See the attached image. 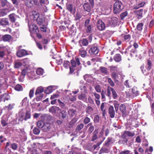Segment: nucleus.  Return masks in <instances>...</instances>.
I'll list each match as a JSON object with an SVG mask.
<instances>
[{"instance_id": "1", "label": "nucleus", "mask_w": 154, "mask_h": 154, "mask_svg": "<svg viewBox=\"0 0 154 154\" xmlns=\"http://www.w3.org/2000/svg\"><path fill=\"white\" fill-rule=\"evenodd\" d=\"M32 16L34 20L36 21L38 24L40 25L42 24L44 22V19L42 17L40 16L39 14L36 11L32 12Z\"/></svg>"}, {"instance_id": "2", "label": "nucleus", "mask_w": 154, "mask_h": 154, "mask_svg": "<svg viewBox=\"0 0 154 154\" xmlns=\"http://www.w3.org/2000/svg\"><path fill=\"white\" fill-rule=\"evenodd\" d=\"M88 49L89 50L88 53L91 55L97 54L99 51L96 44L88 46L87 48V49Z\"/></svg>"}, {"instance_id": "3", "label": "nucleus", "mask_w": 154, "mask_h": 154, "mask_svg": "<svg viewBox=\"0 0 154 154\" xmlns=\"http://www.w3.org/2000/svg\"><path fill=\"white\" fill-rule=\"evenodd\" d=\"M122 3L118 1H116L114 5V12L115 14L119 13L123 9L122 7Z\"/></svg>"}, {"instance_id": "4", "label": "nucleus", "mask_w": 154, "mask_h": 154, "mask_svg": "<svg viewBox=\"0 0 154 154\" xmlns=\"http://www.w3.org/2000/svg\"><path fill=\"white\" fill-rule=\"evenodd\" d=\"M29 31L31 33H37L38 32L39 30L37 26L34 24H29Z\"/></svg>"}, {"instance_id": "5", "label": "nucleus", "mask_w": 154, "mask_h": 154, "mask_svg": "<svg viewBox=\"0 0 154 154\" xmlns=\"http://www.w3.org/2000/svg\"><path fill=\"white\" fill-rule=\"evenodd\" d=\"M25 3L28 7H32L34 4L37 5L38 2L37 0H26Z\"/></svg>"}, {"instance_id": "6", "label": "nucleus", "mask_w": 154, "mask_h": 154, "mask_svg": "<svg viewBox=\"0 0 154 154\" xmlns=\"http://www.w3.org/2000/svg\"><path fill=\"white\" fill-rule=\"evenodd\" d=\"M97 27L98 29L100 30H104L105 26L104 23L101 20H99L97 22Z\"/></svg>"}, {"instance_id": "7", "label": "nucleus", "mask_w": 154, "mask_h": 154, "mask_svg": "<svg viewBox=\"0 0 154 154\" xmlns=\"http://www.w3.org/2000/svg\"><path fill=\"white\" fill-rule=\"evenodd\" d=\"M118 22V19L116 17H113L111 18L109 20V23L112 26H115L117 25Z\"/></svg>"}, {"instance_id": "8", "label": "nucleus", "mask_w": 154, "mask_h": 154, "mask_svg": "<svg viewBox=\"0 0 154 154\" xmlns=\"http://www.w3.org/2000/svg\"><path fill=\"white\" fill-rule=\"evenodd\" d=\"M51 128V124L48 122H45L42 130L44 132L49 131Z\"/></svg>"}, {"instance_id": "9", "label": "nucleus", "mask_w": 154, "mask_h": 154, "mask_svg": "<svg viewBox=\"0 0 154 154\" xmlns=\"http://www.w3.org/2000/svg\"><path fill=\"white\" fill-rule=\"evenodd\" d=\"M109 114L110 117L113 118L114 117L115 115V111L113 106H110L108 109Z\"/></svg>"}, {"instance_id": "10", "label": "nucleus", "mask_w": 154, "mask_h": 154, "mask_svg": "<svg viewBox=\"0 0 154 154\" xmlns=\"http://www.w3.org/2000/svg\"><path fill=\"white\" fill-rule=\"evenodd\" d=\"M27 54L26 51L23 49L19 50L17 53V56L19 57H21Z\"/></svg>"}, {"instance_id": "11", "label": "nucleus", "mask_w": 154, "mask_h": 154, "mask_svg": "<svg viewBox=\"0 0 154 154\" xmlns=\"http://www.w3.org/2000/svg\"><path fill=\"white\" fill-rule=\"evenodd\" d=\"M92 6L88 2L85 3L83 4V8L84 10L88 12L91 11Z\"/></svg>"}, {"instance_id": "12", "label": "nucleus", "mask_w": 154, "mask_h": 154, "mask_svg": "<svg viewBox=\"0 0 154 154\" xmlns=\"http://www.w3.org/2000/svg\"><path fill=\"white\" fill-rule=\"evenodd\" d=\"M68 114L66 111L62 110L60 111L59 114V117L60 119H63L68 118Z\"/></svg>"}, {"instance_id": "13", "label": "nucleus", "mask_w": 154, "mask_h": 154, "mask_svg": "<svg viewBox=\"0 0 154 154\" xmlns=\"http://www.w3.org/2000/svg\"><path fill=\"white\" fill-rule=\"evenodd\" d=\"M0 4L3 7H8L9 6V3L7 0H0Z\"/></svg>"}, {"instance_id": "14", "label": "nucleus", "mask_w": 154, "mask_h": 154, "mask_svg": "<svg viewBox=\"0 0 154 154\" xmlns=\"http://www.w3.org/2000/svg\"><path fill=\"white\" fill-rule=\"evenodd\" d=\"M9 21L7 18H3L0 21V24L2 26H5L9 24Z\"/></svg>"}, {"instance_id": "15", "label": "nucleus", "mask_w": 154, "mask_h": 154, "mask_svg": "<svg viewBox=\"0 0 154 154\" xmlns=\"http://www.w3.org/2000/svg\"><path fill=\"white\" fill-rule=\"evenodd\" d=\"M2 38L4 41L8 42L10 41L11 39V36L10 35L6 34L3 35Z\"/></svg>"}, {"instance_id": "16", "label": "nucleus", "mask_w": 154, "mask_h": 154, "mask_svg": "<svg viewBox=\"0 0 154 154\" xmlns=\"http://www.w3.org/2000/svg\"><path fill=\"white\" fill-rule=\"evenodd\" d=\"M152 66V63L151 60H148L146 64V65L145 67L148 71H149L151 69Z\"/></svg>"}, {"instance_id": "17", "label": "nucleus", "mask_w": 154, "mask_h": 154, "mask_svg": "<svg viewBox=\"0 0 154 154\" xmlns=\"http://www.w3.org/2000/svg\"><path fill=\"white\" fill-rule=\"evenodd\" d=\"M78 99L82 100L85 102H87V98L85 95L84 94H81L78 96Z\"/></svg>"}, {"instance_id": "18", "label": "nucleus", "mask_w": 154, "mask_h": 154, "mask_svg": "<svg viewBox=\"0 0 154 154\" xmlns=\"http://www.w3.org/2000/svg\"><path fill=\"white\" fill-rule=\"evenodd\" d=\"M60 110L59 107L56 106H52L49 109V111L52 113H55L57 111Z\"/></svg>"}, {"instance_id": "19", "label": "nucleus", "mask_w": 154, "mask_h": 154, "mask_svg": "<svg viewBox=\"0 0 154 154\" xmlns=\"http://www.w3.org/2000/svg\"><path fill=\"white\" fill-rule=\"evenodd\" d=\"M78 119L75 117L73 118L71 121L69 123V127L70 128H72L73 125L76 122L78 121Z\"/></svg>"}, {"instance_id": "20", "label": "nucleus", "mask_w": 154, "mask_h": 154, "mask_svg": "<svg viewBox=\"0 0 154 154\" xmlns=\"http://www.w3.org/2000/svg\"><path fill=\"white\" fill-rule=\"evenodd\" d=\"M113 143V141L112 140V138L111 137H108L105 142V145L108 147Z\"/></svg>"}, {"instance_id": "21", "label": "nucleus", "mask_w": 154, "mask_h": 154, "mask_svg": "<svg viewBox=\"0 0 154 154\" xmlns=\"http://www.w3.org/2000/svg\"><path fill=\"white\" fill-rule=\"evenodd\" d=\"M66 8L71 13H72L75 12L73 8L72 5L70 4H67L66 6Z\"/></svg>"}, {"instance_id": "22", "label": "nucleus", "mask_w": 154, "mask_h": 154, "mask_svg": "<svg viewBox=\"0 0 154 154\" xmlns=\"http://www.w3.org/2000/svg\"><path fill=\"white\" fill-rule=\"evenodd\" d=\"M79 43L81 44V46L82 45H81V44H82L83 45L86 46L88 45V40L85 38H83L82 40L79 41Z\"/></svg>"}, {"instance_id": "23", "label": "nucleus", "mask_w": 154, "mask_h": 154, "mask_svg": "<svg viewBox=\"0 0 154 154\" xmlns=\"http://www.w3.org/2000/svg\"><path fill=\"white\" fill-rule=\"evenodd\" d=\"M109 152V150L108 148L103 147L100 149L99 154H101L104 153H108Z\"/></svg>"}, {"instance_id": "24", "label": "nucleus", "mask_w": 154, "mask_h": 154, "mask_svg": "<svg viewBox=\"0 0 154 154\" xmlns=\"http://www.w3.org/2000/svg\"><path fill=\"white\" fill-rule=\"evenodd\" d=\"M68 112L69 115L72 117L76 115V111L73 109H70Z\"/></svg>"}, {"instance_id": "25", "label": "nucleus", "mask_w": 154, "mask_h": 154, "mask_svg": "<svg viewBox=\"0 0 154 154\" xmlns=\"http://www.w3.org/2000/svg\"><path fill=\"white\" fill-rule=\"evenodd\" d=\"M79 53L81 57H84L87 54V52L83 48H82L79 50Z\"/></svg>"}, {"instance_id": "26", "label": "nucleus", "mask_w": 154, "mask_h": 154, "mask_svg": "<svg viewBox=\"0 0 154 154\" xmlns=\"http://www.w3.org/2000/svg\"><path fill=\"white\" fill-rule=\"evenodd\" d=\"M124 135L125 136L133 137L135 135L134 133V132L129 131H125L124 132Z\"/></svg>"}, {"instance_id": "27", "label": "nucleus", "mask_w": 154, "mask_h": 154, "mask_svg": "<svg viewBox=\"0 0 154 154\" xmlns=\"http://www.w3.org/2000/svg\"><path fill=\"white\" fill-rule=\"evenodd\" d=\"M114 59L116 62H119L122 60L121 56L119 54H116L115 55Z\"/></svg>"}, {"instance_id": "28", "label": "nucleus", "mask_w": 154, "mask_h": 154, "mask_svg": "<svg viewBox=\"0 0 154 154\" xmlns=\"http://www.w3.org/2000/svg\"><path fill=\"white\" fill-rule=\"evenodd\" d=\"M44 89L43 88L42 86L38 88L35 91V94L37 95L39 94H42L41 93L44 91Z\"/></svg>"}, {"instance_id": "29", "label": "nucleus", "mask_w": 154, "mask_h": 154, "mask_svg": "<svg viewBox=\"0 0 154 154\" xmlns=\"http://www.w3.org/2000/svg\"><path fill=\"white\" fill-rule=\"evenodd\" d=\"M143 12V10L142 9H140L137 10L136 11V14L138 16V19H140L142 17V14Z\"/></svg>"}, {"instance_id": "30", "label": "nucleus", "mask_w": 154, "mask_h": 154, "mask_svg": "<svg viewBox=\"0 0 154 154\" xmlns=\"http://www.w3.org/2000/svg\"><path fill=\"white\" fill-rule=\"evenodd\" d=\"M15 14H10L9 15V17L11 22L14 23L15 22Z\"/></svg>"}, {"instance_id": "31", "label": "nucleus", "mask_w": 154, "mask_h": 154, "mask_svg": "<svg viewBox=\"0 0 154 154\" xmlns=\"http://www.w3.org/2000/svg\"><path fill=\"white\" fill-rule=\"evenodd\" d=\"M100 70L105 75H107L108 71L106 68L103 66H101L100 67Z\"/></svg>"}, {"instance_id": "32", "label": "nucleus", "mask_w": 154, "mask_h": 154, "mask_svg": "<svg viewBox=\"0 0 154 154\" xmlns=\"http://www.w3.org/2000/svg\"><path fill=\"white\" fill-rule=\"evenodd\" d=\"M84 125L83 123H81L78 125L76 127L75 131L78 132L81 130L84 127Z\"/></svg>"}, {"instance_id": "33", "label": "nucleus", "mask_w": 154, "mask_h": 154, "mask_svg": "<svg viewBox=\"0 0 154 154\" xmlns=\"http://www.w3.org/2000/svg\"><path fill=\"white\" fill-rule=\"evenodd\" d=\"M140 68L143 74L145 75H148L149 73L148 72V71L146 70L145 69H144V65L143 64L140 67Z\"/></svg>"}, {"instance_id": "34", "label": "nucleus", "mask_w": 154, "mask_h": 154, "mask_svg": "<svg viewBox=\"0 0 154 154\" xmlns=\"http://www.w3.org/2000/svg\"><path fill=\"white\" fill-rule=\"evenodd\" d=\"M112 88H113L111 87H108L106 91V95L109 97H111V91L112 92V89H111Z\"/></svg>"}, {"instance_id": "35", "label": "nucleus", "mask_w": 154, "mask_h": 154, "mask_svg": "<svg viewBox=\"0 0 154 154\" xmlns=\"http://www.w3.org/2000/svg\"><path fill=\"white\" fill-rule=\"evenodd\" d=\"M22 63L20 62L17 61L15 62L14 67L15 68H19L22 65Z\"/></svg>"}, {"instance_id": "36", "label": "nucleus", "mask_w": 154, "mask_h": 154, "mask_svg": "<svg viewBox=\"0 0 154 154\" xmlns=\"http://www.w3.org/2000/svg\"><path fill=\"white\" fill-rule=\"evenodd\" d=\"M45 123V122H43L42 121H39L37 122V125L39 128H42Z\"/></svg>"}, {"instance_id": "37", "label": "nucleus", "mask_w": 154, "mask_h": 154, "mask_svg": "<svg viewBox=\"0 0 154 154\" xmlns=\"http://www.w3.org/2000/svg\"><path fill=\"white\" fill-rule=\"evenodd\" d=\"M119 109L122 113H125L126 112L125 106L124 104H121L119 106Z\"/></svg>"}, {"instance_id": "38", "label": "nucleus", "mask_w": 154, "mask_h": 154, "mask_svg": "<svg viewBox=\"0 0 154 154\" xmlns=\"http://www.w3.org/2000/svg\"><path fill=\"white\" fill-rule=\"evenodd\" d=\"M93 108L90 106L87 107L86 109V112L89 114H90L93 112Z\"/></svg>"}, {"instance_id": "39", "label": "nucleus", "mask_w": 154, "mask_h": 154, "mask_svg": "<svg viewBox=\"0 0 154 154\" xmlns=\"http://www.w3.org/2000/svg\"><path fill=\"white\" fill-rule=\"evenodd\" d=\"M132 93L136 96H137L139 94L137 90V88L134 87L132 89Z\"/></svg>"}, {"instance_id": "40", "label": "nucleus", "mask_w": 154, "mask_h": 154, "mask_svg": "<svg viewBox=\"0 0 154 154\" xmlns=\"http://www.w3.org/2000/svg\"><path fill=\"white\" fill-rule=\"evenodd\" d=\"M113 104L114 105L115 109L116 112L119 109V103L116 100H114L113 102Z\"/></svg>"}, {"instance_id": "41", "label": "nucleus", "mask_w": 154, "mask_h": 154, "mask_svg": "<svg viewBox=\"0 0 154 154\" xmlns=\"http://www.w3.org/2000/svg\"><path fill=\"white\" fill-rule=\"evenodd\" d=\"M143 24L142 23H138L137 26V30L138 31H141L143 29Z\"/></svg>"}, {"instance_id": "42", "label": "nucleus", "mask_w": 154, "mask_h": 154, "mask_svg": "<svg viewBox=\"0 0 154 154\" xmlns=\"http://www.w3.org/2000/svg\"><path fill=\"white\" fill-rule=\"evenodd\" d=\"M40 2L42 6L44 5L45 7V5L48 3V0H40Z\"/></svg>"}, {"instance_id": "43", "label": "nucleus", "mask_w": 154, "mask_h": 154, "mask_svg": "<svg viewBox=\"0 0 154 154\" xmlns=\"http://www.w3.org/2000/svg\"><path fill=\"white\" fill-rule=\"evenodd\" d=\"M94 88L97 91L98 93H100L101 92V88L100 86L99 85H97L94 86Z\"/></svg>"}, {"instance_id": "44", "label": "nucleus", "mask_w": 154, "mask_h": 154, "mask_svg": "<svg viewBox=\"0 0 154 154\" xmlns=\"http://www.w3.org/2000/svg\"><path fill=\"white\" fill-rule=\"evenodd\" d=\"M128 14L127 11H125L121 14L120 15V18L121 20H123L125 17H126Z\"/></svg>"}, {"instance_id": "45", "label": "nucleus", "mask_w": 154, "mask_h": 154, "mask_svg": "<svg viewBox=\"0 0 154 154\" xmlns=\"http://www.w3.org/2000/svg\"><path fill=\"white\" fill-rule=\"evenodd\" d=\"M14 89L15 90L18 91H22L23 89L22 87L20 85H17Z\"/></svg>"}, {"instance_id": "46", "label": "nucleus", "mask_w": 154, "mask_h": 154, "mask_svg": "<svg viewBox=\"0 0 154 154\" xmlns=\"http://www.w3.org/2000/svg\"><path fill=\"white\" fill-rule=\"evenodd\" d=\"M25 120L26 121L27 119H30L31 115L29 112L27 111L25 115Z\"/></svg>"}, {"instance_id": "47", "label": "nucleus", "mask_w": 154, "mask_h": 154, "mask_svg": "<svg viewBox=\"0 0 154 154\" xmlns=\"http://www.w3.org/2000/svg\"><path fill=\"white\" fill-rule=\"evenodd\" d=\"M111 89H112V97L114 99H116L118 96L117 93L113 88H112Z\"/></svg>"}, {"instance_id": "48", "label": "nucleus", "mask_w": 154, "mask_h": 154, "mask_svg": "<svg viewBox=\"0 0 154 154\" xmlns=\"http://www.w3.org/2000/svg\"><path fill=\"white\" fill-rule=\"evenodd\" d=\"M43 72V69L41 68L38 69L36 70V73L39 75H42Z\"/></svg>"}, {"instance_id": "49", "label": "nucleus", "mask_w": 154, "mask_h": 154, "mask_svg": "<svg viewBox=\"0 0 154 154\" xmlns=\"http://www.w3.org/2000/svg\"><path fill=\"white\" fill-rule=\"evenodd\" d=\"M25 115L24 114H20L19 115L18 120L21 122H22L23 120H25Z\"/></svg>"}, {"instance_id": "50", "label": "nucleus", "mask_w": 154, "mask_h": 154, "mask_svg": "<svg viewBox=\"0 0 154 154\" xmlns=\"http://www.w3.org/2000/svg\"><path fill=\"white\" fill-rule=\"evenodd\" d=\"M124 38L126 42H128L130 40L131 38V36L129 34L125 35L124 36Z\"/></svg>"}, {"instance_id": "51", "label": "nucleus", "mask_w": 154, "mask_h": 154, "mask_svg": "<svg viewBox=\"0 0 154 154\" xmlns=\"http://www.w3.org/2000/svg\"><path fill=\"white\" fill-rule=\"evenodd\" d=\"M91 119L88 117H86L84 119L83 122L85 124H88L90 122Z\"/></svg>"}, {"instance_id": "52", "label": "nucleus", "mask_w": 154, "mask_h": 154, "mask_svg": "<svg viewBox=\"0 0 154 154\" xmlns=\"http://www.w3.org/2000/svg\"><path fill=\"white\" fill-rule=\"evenodd\" d=\"M40 131V129L37 128H35L33 129V132L34 134L36 135L39 134Z\"/></svg>"}, {"instance_id": "53", "label": "nucleus", "mask_w": 154, "mask_h": 154, "mask_svg": "<svg viewBox=\"0 0 154 154\" xmlns=\"http://www.w3.org/2000/svg\"><path fill=\"white\" fill-rule=\"evenodd\" d=\"M70 62L68 61H65L63 63V66L66 68H68L69 66Z\"/></svg>"}, {"instance_id": "54", "label": "nucleus", "mask_w": 154, "mask_h": 154, "mask_svg": "<svg viewBox=\"0 0 154 154\" xmlns=\"http://www.w3.org/2000/svg\"><path fill=\"white\" fill-rule=\"evenodd\" d=\"M89 103L91 104H94V101L92 98L90 96H89L88 98V102L87 103Z\"/></svg>"}, {"instance_id": "55", "label": "nucleus", "mask_w": 154, "mask_h": 154, "mask_svg": "<svg viewBox=\"0 0 154 154\" xmlns=\"http://www.w3.org/2000/svg\"><path fill=\"white\" fill-rule=\"evenodd\" d=\"M93 94L95 97V100L100 99V94L97 93L96 92H94L93 93Z\"/></svg>"}, {"instance_id": "56", "label": "nucleus", "mask_w": 154, "mask_h": 154, "mask_svg": "<svg viewBox=\"0 0 154 154\" xmlns=\"http://www.w3.org/2000/svg\"><path fill=\"white\" fill-rule=\"evenodd\" d=\"M97 132H95V131H94L93 133V136H92V139L91 140L92 141H94L95 140L97 139Z\"/></svg>"}, {"instance_id": "57", "label": "nucleus", "mask_w": 154, "mask_h": 154, "mask_svg": "<svg viewBox=\"0 0 154 154\" xmlns=\"http://www.w3.org/2000/svg\"><path fill=\"white\" fill-rule=\"evenodd\" d=\"M50 41V39L48 38H44L42 39V42L44 44H47Z\"/></svg>"}, {"instance_id": "58", "label": "nucleus", "mask_w": 154, "mask_h": 154, "mask_svg": "<svg viewBox=\"0 0 154 154\" xmlns=\"http://www.w3.org/2000/svg\"><path fill=\"white\" fill-rule=\"evenodd\" d=\"M106 104V103H103L100 106V109L102 112H104L105 111V105Z\"/></svg>"}, {"instance_id": "59", "label": "nucleus", "mask_w": 154, "mask_h": 154, "mask_svg": "<svg viewBox=\"0 0 154 154\" xmlns=\"http://www.w3.org/2000/svg\"><path fill=\"white\" fill-rule=\"evenodd\" d=\"M34 91V89L33 88L29 92V97L30 98H31L33 96Z\"/></svg>"}, {"instance_id": "60", "label": "nucleus", "mask_w": 154, "mask_h": 154, "mask_svg": "<svg viewBox=\"0 0 154 154\" xmlns=\"http://www.w3.org/2000/svg\"><path fill=\"white\" fill-rule=\"evenodd\" d=\"M94 127L93 126H90L88 130V132L89 134H91L93 131Z\"/></svg>"}, {"instance_id": "61", "label": "nucleus", "mask_w": 154, "mask_h": 154, "mask_svg": "<svg viewBox=\"0 0 154 154\" xmlns=\"http://www.w3.org/2000/svg\"><path fill=\"white\" fill-rule=\"evenodd\" d=\"M99 117L98 116H95L94 119V123H96L98 122L99 121Z\"/></svg>"}, {"instance_id": "62", "label": "nucleus", "mask_w": 154, "mask_h": 154, "mask_svg": "<svg viewBox=\"0 0 154 154\" xmlns=\"http://www.w3.org/2000/svg\"><path fill=\"white\" fill-rule=\"evenodd\" d=\"M43 97V94H39L38 96H37L36 98V100L37 101H39Z\"/></svg>"}, {"instance_id": "63", "label": "nucleus", "mask_w": 154, "mask_h": 154, "mask_svg": "<svg viewBox=\"0 0 154 154\" xmlns=\"http://www.w3.org/2000/svg\"><path fill=\"white\" fill-rule=\"evenodd\" d=\"M58 102L59 103V105L62 108H63L65 106V104L63 102H61L59 99L57 100Z\"/></svg>"}, {"instance_id": "64", "label": "nucleus", "mask_w": 154, "mask_h": 154, "mask_svg": "<svg viewBox=\"0 0 154 154\" xmlns=\"http://www.w3.org/2000/svg\"><path fill=\"white\" fill-rule=\"evenodd\" d=\"M11 148L14 150H16L17 148V145L15 143H13L11 144Z\"/></svg>"}]
</instances>
